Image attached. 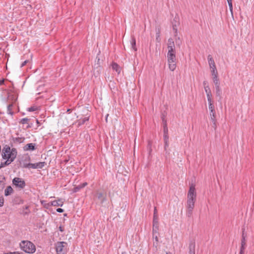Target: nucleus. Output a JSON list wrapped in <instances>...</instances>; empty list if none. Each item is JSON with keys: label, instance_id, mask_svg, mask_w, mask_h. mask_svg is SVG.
<instances>
[{"label": "nucleus", "instance_id": "f257e3e1", "mask_svg": "<svg viewBox=\"0 0 254 254\" xmlns=\"http://www.w3.org/2000/svg\"><path fill=\"white\" fill-rule=\"evenodd\" d=\"M196 194L194 186L191 185L190 187L187 195V201L186 204V215L188 217H190L192 211L194 207V203L196 201Z\"/></svg>", "mask_w": 254, "mask_h": 254}, {"label": "nucleus", "instance_id": "f03ea898", "mask_svg": "<svg viewBox=\"0 0 254 254\" xmlns=\"http://www.w3.org/2000/svg\"><path fill=\"white\" fill-rule=\"evenodd\" d=\"M1 155L3 159L13 162L16 157L17 150L14 148L10 149L9 146L6 145L2 150Z\"/></svg>", "mask_w": 254, "mask_h": 254}, {"label": "nucleus", "instance_id": "7ed1b4c3", "mask_svg": "<svg viewBox=\"0 0 254 254\" xmlns=\"http://www.w3.org/2000/svg\"><path fill=\"white\" fill-rule=\"evenodd\" d=\"M20 246L21 250L26 253L33 254L36 251L35 245L29 241H22L20 243Z\"/></svg>", "mask_w": 254, "mask_h": 254}, {"label": "nucleus", "instance_id": "20e7f679", "mask_svg": "<svg viewBox=\"0 0 254 254\" xmlns=\"http://www.w3.org/2000/svg\"><path fill=\"white\" fill-rule=\"evenodd\" d=\"M67 243L64 242H59L56 244V249L57 254H65Z\"/></svg>", "mask_w": 254, "mask_h": 254}, {"label": "nucleus", "instance_id": "39448f33", "mask_svg": "<svg viewBox=\"0 0 254 254\" xmlns=\"http://www.w3.org/2000/svg\"><path fill=\"white\" fill-rule=\"evenodd\" d=\"M12 182L14 186L20 189H23L26 186L25 181L20 178L15 177L12 180Z\"/></svg>", "mask_w": 254, "mask_h": 254}, {"label": "nucleus", "instance_id": "423d86ee", "mask_svg": "<svg viewBox=\"0 0 254 254\" xmlns=\"http://www.w3.org/2000/svg\"><path fill=\"white\" fill-rule=\"evenodd\" d=\"M45 165V162H40L36 163L24 164L23 167L25 168L42 169Z\"/></svg>", "mask_w": 254, "mask_h": 254}, {"label": "nucleus", "instance_id": "0eeeda50", "mask_svg": "<svg viewBox=\"0 0 254 254\" xmlns=\"http://www.w3.org/2000/svg\"><path fill=\"white\" fill-rule=\"evenodd\" d=\"M208 107L210 110V120L213 124V127L215 128L216 127V124L214 107L212 104H209Z\"/></svg>", "mask_w": 254, "mask_h": 254}, {"label": "nucleus", "instance_id": "6e6552de", "mask_svg": "<svg viewBox=\"0 0 254 254\" xmlns=\"http://www.w3.org/2000/svg\"><path fill=\"white\" fill-rule=\"evenodd\" d=\"M96 197L101 204L106 201V193L105 192L97 191L96 193Z\"/></svg>", "mask_w": 254, "mask_h": 254}, {"label": "nucleus", "instance_id": "1a4fd4ad", "mask_svg": "<svg viewBox=\"0 0 254 254\" xmlns=\"http://www.w3.org/2000/svg\"><path fill=\"white\" fill-rule=\"evenodd\" d=\"M189 254H195V242L194 239L190 241Z\"/></svg>", "mask_w": 254, "mask_h": 254}, {"label": "nucleus", "instance_id": "9d476101", "mask_svg": "<svg viewBox=\"0 0 254 254\" xmlns=\"http://www.w3.org/2000/svg\"><path fill=\"white\" fill-rule=\"evenodd\" d=\"M64 204V201L61 199L55 200L51 202L49 205H53L54 206H62Z\"/></svg>", "mask_w": 254, "mask_h": 254}, {"label": "nucleus", "instance_id": "9b49d317", "mask_svg": "<svg viewBox=\"0 0 254 254\" xmlns=\"http://www.w3.org/2000/svg\"><path fill=\"white\" fill-rule=\"evenodd\" d=\"M208 64H209L210 69L213 68H216L214 61L213 60L211 56L210 55L208 56Z\"/></svg>", "mask_w": 254, "mask_h": 254}, {"label": "nucleus", "instance_id": "f8f14e48", "mask_svg": "<svg viewBox=\"0 0 254 254\" xmlns=\"http://www.w3.org/2000/svg\"><path fill=\"white\" fill-rule=\"evenodd\" d=\"M23 149L25 151L28 150H34L35 149V144L28 143L25 145L23 147Z\"/></svg>", "mask_w": 254, "mask_h": 254}, {"label": "nucleus", "instance_id": "ddd939ff", "mask_svg": "<svg viewBox=\"0 0 254 254\" xmlns=\"http://www.w3.org/2000/svg\"><path fill=\"white\" fill-rule=\"evenodd\" d=\"M153 224H154V226H155V225H157L158 224L157 210L156 207H154V209Z\"/></svg>", "mask_w": 254, "mask_h": 254}, {"label": "nucleus", "instance_id": "4468645a", "mask_svg": "<svg viewBox=\"0 0 254 254\" xmlns=\"http://www.w3.org/2000/svg\"><path fill=\"white\" fill-rule=\"evenodd\" d=\"M87 185V183L86 182L80 184L78 186L74 187L73 191L74 192H78V191H79V190H80L81 189H83Z\"/></svg>", "mask_w": 254, "mask_h": 254}, {"label": "nucleus", "instance_id": "2eb2a0df", "mask_svg": "<svg viewBox=\"0 0 254 254\" xmlns=\"http://www.w3.org/2000/svg\"><path fill=\"white\" fill-rule=\"evenodd\" d=\"M112 69L115 70L119 74L120 73L121 71V67L116 63H113L112 64Z\"/></svg>", "mask_w": 254, "mask_h": 254}, {"label": "nucleus", "instance_id": "dca6fc26", "mask_svg": "<svg viewBox=\"0 0 254 254\" xmlns=\"http://www.w3.org/2000/svg\"><path fill=\"white\" fill-rule=\"evenodd\" d=\"M167 61L168 64L176 63V56H167Z\"/></svg>", "mask_w": 254, "mask_h": 254}, {"label": "nucleus", "instance_id": "f3484780", "mask_svg": "<svg viewBox=\"0 0 254 254\" xmlns=\"http://www.w3.org/2000/svg\"><path fill=\"white\" fill-rule=\"evenodd\" d=\"M13 192V190L11 186H8L4 190V195L5 196H8L12 194Z\"/></svg>", "mask_w": 254, "mask_h": 254}, {"label": "nucleus", "instance_id": "a211bd4d", "mask_svg": "<svg viewBox=\"0 0 254 254\" xmlns=\"http://www.w3.org/2000/svg\"><path fill=\"white\" fill-rule=\"evenodd\" d=\"M168 52L167 56H176L175 47H168Z\"/></svg>", "mask_w": 254, "mask_h": 254}, {"label": "nucleus", "instance_id": "6ab92c4d", "mask_svg": "<svg viewBox=\"0 0 254 254\" xmlns=\"http://www.w3.org/2000/svg\"><path fill=\"white\" fill-rule=\"evenodd\" d=\"M246 244V243L245 237L244 236V234H243L242 239L241 240V249H240L241 251L242 252V251H245Z\"/></svg>", "mask_w": 254, "mask_h": 254}, {"label": "nucleus", "instance_id": "aec40b11", "mask_svg": "<svg viewBox=\"0 0 254 254\" xmlns=\"http://www.w3.org/2000/svg\"><path fill=\"white\" fill-rule=\"evenodd\" d=\"M215 89H216V94L217 96H219L220 97V99H221V90L220 87V85L215 86Z\"/></svg>", "mask_w": 254, "mask_h": 254}, {"label": "nucleus", "instance_id": "412c9836", "mask_svg": "<svg viewBox=\"0 0 254 254\" xmlns=\"http://www.w3.org/2000/svg\"><path fill=\"white\" fill-rule=\"evenodd\" d=\"M158 228H159L158 224L157 225H155V226H154V224H153V230H152L153 238L154 237V236L155 234H157L158 233Z\"/></svg>", "mask_w": 254, "mask_h": 254}, {"label": "nucleus", "instance_id": "4be33fe9", "mask_svg": "<svg viewBox=\"0 0 254 254\" xmlns=\"http://www.w3.org/2000/svg\"><path fill=\"white\" fill-rule=\"evenodd\" d=\"M130 44H131V47L135 51H136L137 50V49L136 48V42H135V39L134 37H132L131 38V40L130 41Z\"/></svg>", "mask_w": 254, "mask_h": 254}, {"label": "nucleus", "instance_id": "5701e85b", "mask_svg": "<svg viewBox=\"0 0 254 254\" xmlns=\"http://www.w3.org/2000/svg\"><path fill=\"white\" fill-rule=\"evenodd\" d=\"M12 162L7 160L4 162H1L0 165V169L9 165Z\"/></svg>", "mask_w": 254, "mask_h": 254}, {"label": "nucleus", "instance_id": "b1692460", "mask_svg": "<svg viewBox=\"0 0 254 254\" xmlns=\"http://www.w3.org/2000/svg\"><path fill=\"white\" fill-rule=\"evenodd\" d=\"M213 81L215 84V86L220 85V82L218 79V75L214 76L212 77Z\"/></svg>", "mask_w": 254, "mask_h": 254}, {"label": "nucleus", "instance_id": "393cba45", "mask_svg": "<svg viewBox=\"0 0 254 254\" xmlns=\"http://www.w3.org/2000/svg\"><path fill=\"white\" fill-rule=\"evenodd\" d=\"M89 120V117H85L79 120L78 125L79 126L83 125L86 122Z\"/></svg>", "mask_w": 254, "mask_h": 254}, {"label": "nucleus", "instance_id": "a878e982", "mask_svg": "<svg viewBox=\"0 0 254 254\" xmlns=\"http://www.w3.org/2000/svg\"><path fill=\"white\" fill-rule=\"evenodd\" d=\"M175 44L172 38H169L168 41V47H174Z\"/></svg>", "mask_w": 254, "mask_h": 254}, {"label": "nucleus", "instance_id": "bb28decb", "mask_svg": "<svg viewBox=\"0 0 254 254\" xmlns=\"http://www.w3.org/2000/svg\"><path fill=\"white\" fill-rule=\"evenodd\" d=\"M169 68L171 71H174L176 68V63L168 64Z\"/></svg>", "mask_w": 254, "mask_h": 254}, {"label": "nucleus", "instance_id": "cd10ccee", "mask_svg": "<svg viewBox=\"0 0 254 254\" xmlns=\"http://www.w3.org/2000/svg\"><path fill=\"white\" fill-rule=\"evenodd\" d=\"M206 95H207V101L208 102V104H212V101H211V96H212L211 91L209 92V93H206Z\"/></svg>", "mask_w": 254, "mask_h": 254}, {"label": "nucleus", "instance_id": "c85d7f7f", "mask_svg": "<svg viewBox=\"0 0 254 254\" xmlns=\"http://www.w3.org/2000/svg\"><path fill=\"white\" fill-rule=\"evenodd\" d=\"M30 210H29V206H26L25 207H23V214L24 215H27L30 213Z\"/></svg>", "mask_w": 254, "mask_h": 254}, {"label": "nucleus", "instance_id": "c756f323", "mask_svg": "<svg viewBox=\"0 0 254 254\" xmlns=\"http://www.w3.org/2000/svg\"><path fill=\"white\" fill-rule=\"evenodd\" d=\"M230 10L231 11V14L232 16H233V5H232V0L227 1Z\"/></svg>", "mask_w": 254, "mask_h": 254}, {"label": "nucleus", "instance_id": "7c9ffc66", "mask_svg": "<svg viewBox=\"0 0 254 254\" xmlns=\"http://www.w3.org/2000/svg\"><path fill=\"white\" fill-rule=\"evenodd\" d=\"M153 238L154 239H155V242H153V246L157 248V245H158V238L157 234H155L154 236V237Z\"/></svg>", "mask_w": 254, "mask_h": 254}, {"label": "nucleus", "instance_id": "2f4dec72", "mask_svg": "<svg viewBox=\"0 0 254 254\" xmlns=\"http://www.w3.org/2000/svg\"><path fill=\"white\" fill-rule=\"evenodd\" d=\"M211 72L212 76L218 75V72L216 68H213L211 69Z\"/></svg>", "mask_w": 254, "mask_h": 254}, {"label": "nucleus", "instance_id": "473e14b6", "mask_svg": "<svg viewBox=\"0 0 254 254\" xmlns=\"http://www.w3.org/2000/svg\"><path fill=\"white\" fill-rule=\"evenodd\" d=\"M14 202L15 203L20 204V203H23V200L22 199H21L20 197H17L14 199Z\"/></svg>", "mask_w": 254, "mask_h": 254}, {"label": "nucleus", "instance_id": "72a5a7b5", "mask_svg": "<svg viewBox=\"0 0 254 254\" xmlns=\"http://www.w3.org/2000/svg\"><path fill=\"white\" fill-rule=\"evenodd\" d=\"M29 119L28 118H23L20 121V123L22 124H25L28 123Z\"/></svg>", "mask_w": 254, "mask_h": 254}, {"label": "nucleus", "instance_id": "f704fd0d", "mask_svg": "<svg viewBox=\"0 0 254 254\" xmlns=\"http://www.w3.org/2000/svg\"><path fill=\"white\" fill-rule=\"evenodd\" d=\"M38 109L37 107L35 106H32L28 108V111L29 112L35 111Z\"/></svg>", "mask_w": 254, "mask_h": 254}, {"label": "nucleus", "instance_id": "c9c22d12", "mask_svg": "<svg viewBox=\"0 0 254 254\" xmlns=\"http://www.w3.org/2000/svg\"><path fill=\"white\" fill-rule=\"evenodd\" d=\"M164 134H168V129L166 124L164 126Z\"/></svg>", "mask_w": 254, "mask_h": 254}, {"label": "nucleus", "instance_id": "e433bc0d", "mask_svg": "<svg viewBox=\"0 0 254 254\" xmlns=\"http://www.w3.org/2000/svg\"><path fill=\"white\" fill-rule=\"evenodd\" d=\"M204 88L206 93H209V92H211L210 89L208 85L205 86Z\"/></svg>", "mask_w": 254, "mask_h": 254}, {"label": "nucleus", "instance_id": "4c0bfd02", "mask_svg": "<svg viewBox=\"0 0 254 254\" xmlns=\"http://www.w3.org/2000/svg\"><path fill=\"white\" fill-rule=\"evenodd\" d=\"M164 141H169V135L168 134H164Z\"/></svg>", "mask_w": 254, "mask_h": 254}, {"label": "nucleus", "instance_id": "58836bf2", "mask_svg": "<svg viewBox=\"0 0 254 254\" xmlns=\"http://www.w3.org/2000/svg\"><path fill=\"white\" fill-rule=\"evenodd\" d=\"M169 147V141H165L164 142V149L166 151L167 148Z\"/></svg>", "mask_w": 254, "mask_h": 254}, {"label": "nucleus", "instance_id": "ea45409f", "mask_svg": "<svg viewBox=\"0 0 254 254\" xmlns=\"http://www.w3.org/2000/svg\"><path fill=\"white\" fill-rule=\"evenodd\" d=\"M4 203V199L3 197H0V207L3 206Z\"/></svg>", "mask_w": 254, "mask_h": 254}, {"label": "nucleus", "instance_id": "a19ab883", "mask_svg": "<svg viewBox=\"0 0 254 254\" xmlns=\"http://www.w3.org/2000/svg\"><path fill=\"white\" fill-rule=\"evenodd\" d=\"M15 140L16 142L21 143L23 141V139L20 138V137H17V138H16Z\"/></svg>", "mask_w": 254, "mask_h": 254}, {"label": "nucleus", "instance_id": "79ce46f5", "mask_svg": "<svg viewBox=\"0 0 254 254\" xmlns=\"http://www.w3.org/2000/svg\"><path fill=\"white\" fill-rule=\"evenodd\" d=\"M28 62H29V61H28V60H25L24 62H23L21 64L20 67H23L24 66H25V65L26 64H27Z\"/></svg>", "mask_w": 254, "mask_h": 254}, {"label": "nucleus", "instance_id": "37998d69", "mask_svg": "<svg viewBox=\"0 0 254 254\" xmlns=\"http://www.w3.org/2000/svg\"><path fill=\"white\" fill-rule=\"evenodd\" d=\"M4 254H23L20 253L18 252H10L9 253Z\"/></svg>", "mask_w": 254, "mask_h": 254}, {"label": "nucleus", "instance_id": "c03bdc74", "mask_svg": "<svg viewBox=\"0 0 254 254\" xmlns=\"http://www.w3.org/2000/svg\"><path fill=\"white\" fill-rule=\"evenodd\" d=\"M57 211L58 212H60V213H62V212H64V209L62 208H59L57 209Z\"/></svg>", "mask_w": 254, "mask_h": 254}, {"label": "nucleus", "instance_id": "a18cd8bd", "mask_svg": "<svg viewBox=\"0 0 254 254\" xmlns=\"http://www.w3.org/2000/svg\"><path fill=\"white\" fill-rule=\"evenodd\" d=\"M50 203H51V202H49L48 203H46L44 204V206L46 208H48L49 207H50L52 206V205H49V204H50Z\"/></svg>", "mask_w": 254, "mask_h": 254}, {"label": "nucleus", "instance_id": "49530a36", "mask_svg": "<svg viewBox=\"0 0 254 254\" xmlns=\"http://www.w3.org/2000/svg\"><path fill=\"white\" fill-rule=\"evenodd\" d=\"M59 230L61 231V232H63L64 231V228L62 227V226H60L59 228Z\"/></svg>", "mask_w": 254, "mask_h": 254}, {"label": "nucleus", "instance_id": "de8ad7c7", "mask_svg": "<svg viewBox=\"0 0 254 254\" xmlns=\"http://www.w3.org/2000/svg\"><path fill=\"white\" fill-rule=\"evenodd\" d=\"M203 85H204V87H205V86H207V82L206 81H204L203 82Z\"/></svg>", "mask_w": 254, "mask_h": 254}, {"label": "nucleus", "instance_id": "09e8293b", "mask_svg": "<svg viewBox=\"0 0 254 254\" xmlns=\"http://www.w3.org/2000/svg\"><path fill=\"white\" fill-rule=\"evenodd\" d=\"M4 83V80H0V85H2Z\"/></svg>", "mask_w": 254, "mask_h": 254}, {"label": "nucleus", "instance_id": "8fccbe9b", "mask_svg": "<svg viewBox=\"0 0 254 254\" xmlns=\"http://www.w3.org/2000/svg\"><path fill=\"white\" fill-rule=\"evenodd\" d=\"M12 105H9L8 106V110H9L12 107Z\"/></svg>", "mask_w": 254, "mask_h": 254}, {"label": "nucleus", "instance_id": "3c124183", "mask_svg": "<svg viewBox=\"0 0 254 254\" xmlns=\"http://www.w3.org/2000/svg\"><path fill=\"white\" fill-rule=\"evenodd\" d=\"M173 30L175 31V33H177V29L174 26H173Z\"/></svg>", "mask_w": 254, "mask_h": 254}, {"label": "nucleus", "instance_id": "603ef678", "mask_svg": "<svg viewBox=\"0 0 254 254\" xmlns=\"http://www.w3.org/2000/svg\"><path fill=\"white\" fill-rule=\"evenodd\" d=\"M244 251L242 252L240 251V254H244Z\"/></svg>", "mask_w": 254, "mask_h": 254}, {"label": "nucleus", "instance_id": "864d4df0", "mask_svg": "<svg viewBox=\"0 0 254 254\" xmlns=\"http://www.w3.org/2000/svg\"><path fill=\"white\" fill-rule=\"evenodd\" d=\"M71 111V109H69L67 110V112L68 113H70V112Z\"/></svg>", "mask_w": 254, "mask_h": 254}, {"label": "nucleus", "instance_id": "5fc2aeb1", "mask_svg": "<svg viewBox=\"0 0 254 254\" xmlns=\"http://www.w3.org/2000/svg\"><path fill=\"white\" fill-rule=\"evenodd\" d=\"M166 254H172L170 252H166Z\"/></svg>", "mask_w": 254, "mask_h": 254}, {"label": "nucleus", "instance_id": "6e6d98bb", "mask_svg": "<svg viewBox=\"0 0 254 254\" xmlns=\"http://www.w3.org/2000/svg\"><path fill=\"white\" fill-rule=\"evenodd\" d=\"M36 122H37V124H39V121H38V120H36Z\"/></svg>", "mask_w": 254, "mask_h": 254}, {"label": "nucleus", "instance_id": "4d7b16f0", "mask_svg": "<svg viewBox=\"0 0 254 254\" xmlns=\"http://www.w3.org/2000/svg\"><path fill=\"white\" fill-rule=\"evenodd\" d=\"M44 201L41 202L42 204H44Z\"/></svg>", "mask_w": 254, "mask_h": 254}]
</instances>
